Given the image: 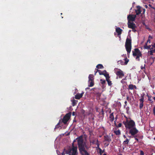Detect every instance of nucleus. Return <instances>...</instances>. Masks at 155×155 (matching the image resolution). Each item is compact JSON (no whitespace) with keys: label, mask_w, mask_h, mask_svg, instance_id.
Returning a JSON list of instances; mask_svg holds the SVG:
<instances>
[{"label":"nucleus","mask_w":155,"mask_h":155,"mask_svg":"<svg viewBox=\"0 0 155 155\" xmlns=\"http://www.w3.org/2000/svg\"><path fill=\"white\" fill-rule=\"evenodd\" d=\"M79 150L81 155H89L86 149L87 147L82 137H80L77 139Z\"/></svg>","instance_id":"f257e3e1"},{"label":"nucleus","mask_w":155,"mask_h":155,"mask_svg":"<svg viewBox=\"0 0 155 155\" xmlns=\"http://www.w3.org/2000/svg\"><path fill=\"white\" fill-rule=\"evenodd\" d=\"M131 41L132 40L131 38H127L126 39L125 43V46L126 50L127 52V54L128 57H129V56L131 50Z\"/></svg>","instance_id":"f03ea898"},{"label":"nucleus","mask_w":155,"mask_h":155,"mask_svg":"<svg viewBox=\"0 0 155 155\" xmlns=\"http://www.w3.org/2000/svg\"><path fill=\"white\" fill-rule=\"evenodd\" d=\"M66 153L68 155H78L77 147L74 146V143H72V147L69 148L66 151Z\"/></svg>","instance_id":"7ed1b4c3"},{"label":"nucleus","mask_w":155,"mask_h":155,"mask_svg":"<svg viewBox=\"0 0 155 155\" xmlns=\"http://www.w3.org/2000/svg\"><path fill=\"white\" fill-rule=\"evenodd\" d=\"M133 55L134 57H136V60L140 61V57H142V54L140 50L137 48L134 49V51H132Z\"/></svg>","instance_id":"20e7f679"},{"label":"nucleus","mask_w":155,"mask_h":155,"mask_svg":"<svg viewBox=\"0 0 155 155\" xmlns=\"http://www.w3.org/2000/svg\"><path fill=\"white\" fill-rule=\"evenodd\" d=\"M127 128L130 129L134 127L135 125V122L132 120H127L126 122H123Z\"/></svg>","instance_id":"39448f33"},{"label":"nucleus","mask_w":155,"mask_h":155,"mask_svg":"<svg viewBox=\"0 0 155 155\" xmlns=\"http://www.w3.org/2000/svg\"><path fill=\"white\" fill-rule=\"evenodd\" d=\"M75 90L74 94H76L75 95L74 97H82L84 93V92L83 91H79L77 88H76Z\"/></svg>","instance_id":"423d86ee"},{"label":"nucleus","mask_w":155,"mask_h":155,"mask_svg":"<svg viewBox=\"0 0 155 155\" xmlns=\"http://www.w3.org/2000/svg\"><path fill=\"white\" fill-rule=\"evenodd\" d=\"M71 114V112H69L66 114L65 116L64 117L62 120V121L64 124H66L70 119Z\"/></svg>","instance_id":"0eeeda50"},{"label":"nucleus","mask_w":155,"mask_h":155,"mask_svg":"<svg viewBox=\"0 0 155 155\" xmlns=\"http://www.w3.org/2000/svg\"><path fill=\"white\" fill-rule=\"evenodd\" d=\"M136 17V15H129L127 16V20L128 22L134 21H135V18Z\"/></svg>","instance_id":"6e6552de"},{"label":"nucleus","mask_w":155,"mask_h":155,"mask_svg":"<svg viewBox=\"0 0 155 155\" xmlns=\"http://www.w3.org/2000/svg\"><path fill=\"white\" fill-rule=\"evenodd\" d=\"M118 70L115 72L116 74L118 76L119 78H122L124 76L123 72L120 69H118Z\"/></svg>","instance_id":"1a4fd4ad"},{"label":"nucleus","mask_w":155,"mask_h":155,"mask_svg":"<svg viewBox=\"0 0 155 155\" xmlns=\"http://www.w3.org/2000/svg\"><path fill=\"white\" fill-rule=\"evenodd\" d=\"M138 131V130L136 129V128L134 127L130 130V133L132 135H134L137 134Z\"/></svg>","instance_id":"9d476101"},{"label":"nucleus","mask_w":155,"mask_h":155,"mask_svg":"<svg viewBox=\"0 0 155 155\" xmlns=\"http://www.w3.org/2000/svg\"><path fill=\"white\" fill-rule=\"evenodd\" d=\"M128 27L129 28H133L136 27V25L133 22H129L127 23Z\"/></svg>","instance_id":"9b49d317"},{"label":"nucleus","mask_w":155,"mask_h":155,"mask_svg":"<svg viewBox=\"0 0 155 155\" xmlns=\"http://www.w3.org/2000/svg\"><path fill=\"white\" fill-rule=\"evenodd\" d=\"M137 9L135 10L136 15H137L141 13V7L139 6H137Z\"/></svg>","instance_id":"f8f14e48"},{"label":"nucleus","mask_w":155,"mask_h":155,"mask_svg":"<svg viewBox=\"0 0 155 155\" xmlns=\"http://www.w3.org/2000/svg\"><path fill=\"white\" fill-rule=\"evenodd\" d=\"M122 29L119 27L116 28V31L118 35H120L122 33Z\"/></svg>","instance_id":"ddd939ff"},{"label":"nucleus","mask_w":155,"mask_h":155,"mask_svg":"<svg viewBox=\"0 0 155 155\" xmlns=\"http://www.w3.org/2000/svg\"><path fill=\"white\" fill-rule=\"evenodd\" d=\"M128 89L130 90H132L137 89V87L135 85L132 84H130L128 86Z\"/></svg>","instance_id":"4468645a"},{"label":"nucleus","mask_w":155,"mask_h":155,"mask_svg":"<svg viewBox=\"0 0 155 155\" xmlns=\"http://www.w3.org/2000/svg\"><path fill=\"white\" fill-rule=\"evenodd\" d=\"M140 109L142 108L143 106V98L142 97L140 99Z\"/></svg>","instance_id":"2eb2a0df"},{"label":"nucleus","mask_w":155,"mask_h":155,"mask_svg":"<svg viewBox=\"0 0 155 155\" xmlns=\"http://www.w3.org/2000/svg\"><path fill=\"white\" fill-rule=\"evenodd\" d=\"M110 77L109 76L107 78L106 77V81L107 82L109 86H111L112 84V83L111 81H110Z\"/></svg>","instance_id":"dca6fc26"},{"label":"nucleus","mask_w":155,"mask_h":155,"mask_svg":"<svg viewBox=\"0 0 155 155\" xmlns=\"http://www.w3.org/2000/svg\"><path fill=\"white\" fill-rule=\"evenodd\" d=\"M89 86L91 87L94 84V81H88Z\"/></svg>","instance_id":"f3484780"},{"label":"nucleus","mask_w":155,"mask_h":155,"mask_svg":"<svg viewBox=\"0 0 155 155\" xmlns=\"http://www.w3.org/2000/svg\"><path fill=\"white\" fill-rule=\"evenodd\" d=\"M104 140H105L107 141L108 142H110L111 141V140L110 137L107 135L105 136Z\"/></svg>","instance_id":"a211bd4d"},{"label":"nucleus","mask_w":155,"mask_h":155,"mask_svg":"<svg viewBox=\"0 0 155 155\" xmlns=\"http://www.w3.org/2000/svg\"><path fill=\"white\" fill-rule=\"evenodd\" d=\"M89 81H94V78L93 74H90L88 77Z\"/></svg>","instance_id":"6ab92c4d"},{"label":"nucleus","mask_w":155,"mask_h":155,"mask_svg":"<svg viewBox=\"0 0 155 155\" xmlns=\"http://www.w3.org/2000/svg\"><path fill=\"white\" fill-rule=\"evenodd\" d=\"M97 71H98V72L99 73V74L100 75H104V76H107V74H104L103 73V72H102L101 70H99L98 69H97Z\"/></svg>","instance_id":"aec40b11"},{"label":"nucleus","mask_w":155,"mask_h":155,"mask_svg":"<svg viewBox=\"0 0 155 155\" xmlns=\"http://www.w3.org/2000/svg\"><path fill=\"white\" fill-rule=\"evenodd\" d=\"M96 67L97 69H102L104 68L103 65L100 64H98L97 65Z\"/></svg>","instance_id":"412c9836"},{"label":"nucleus","mask_w":155,"mask_h":155,"mask_svg":"<svg viewBox=\"0 0 155 155\" xmlns=\"http://www.w3.org/2000/svg\"><path fill=\"white\" fill-rule=\"evenodd\" d=\"M151 46H152V45H148L147 46H144L143 48L145 49H148V50L150 49V48Z\"/></svg>","instance_id":"4be33fe9"},{"label":"nucleus","mask_w":155,"mask_h":155,"mask_svg":"<svg viewBox=\"0 0 155 155\" xmlns=\"http://www.w3.org/2000/svg\"><path fill=\"white\" fill-rule=\"evenodd\" d=\"M71 101L72 102V105L73 106H75L78 102V101L75 100H73Z\"/></svg>","instance_id":"5701e85b"},{"label":"nucleus","mask_w":155,"mask_h":155,"mask_svg":"<svg viewBox=\"0 0 155 155\" xmlns=\"http://www.w3.org/2000/svg\"><path fill=\"white\" fill-rule=\"evenodd\" d=\"M148 53L150 54V55H153V53H155V49L149 51Z\"/></svg>","instance_id":"b1692460"},{"label":"nucleus","mask_w":155,"mask_h":155,"mask_svg":"<svg viewBox=\"0 0 155 155\" xmlns=\"http://www.w3.org/2000/svg\"><path fill=\"white\" fill-rule=\"evenodd\" d=\"M124 59L125 61L124 64L125 65H127L129 61V60L127 58H125Z\"/></svg>","instance_id":"393cba45"},{"label":"nucleus","mask_w":155,"mask_h":155,"mask_svg":"<svg viewBox=\"0 0 155 155\" xmlns=\"http://www.w3.org/2000/svg\"><path fill=\"white\" fill-rule=\"evenodd\" d=\"M109 117L111 119V120L112 121H113V120L114 118L113 116V113H112L111 114H110Z\"/></svg>","instance_id":"a878e982"},{"label":"nucleus","mask_w":155,"mask_h":155,"mask_svg":"<svg viewBox=\"0 0 155 155\" xmlns=\"http://www.w3.org/2000/svg\"><path fill=\"white\" fill-rule=\"evenodd\" d=\"M103 73L104 74H107L108 75H107V76H105L106 78V77L107 78L109 76V74L107 73V72L105 70H104L103 71Z\"/></svg>","instance_id":"bb28decb"},{"label":"nucleus","mask_w":155,"mask_h":155,"mask_svg":"<svg viewBox=\"0 0 155 155\" xmlns=\"http://www.w3.org/2000/svg\"><path fill=\"white\" fill-rule=\"evenodd\" d=\"M114 133L117 135H120V131L119 130L115 131H114Z\"/></svg>","instance_id":"cd10ccee"},{"label":"nucleus","mask_w":155,"mask_h":155,"mask_svg":"<svg viewBox=\"0 0 155 155\" xmlns=\"http://www.w3.org/2000/svg\"><path fill=\"white\" fill-rule=\"evenodd\" d=\"M129 142V140L127 139L126 140H125L124 142V144H127Z\"/></svg>","instance_id":"c85d7f7f"},{"label":"nucleus","mask_w":155,"mask_h":155,"mask_svg":"<svg viewBox=\"0 0 155 155\" xmlns=\"http://www.w3.org/2000/svg\"><path fill=\"white\" fill-rule=\"evenodd\" d=\"M100 81H101V84H105L106 83V81L105 80H103L102 79H101L100 80Z\"/></svg>","instance_id":"c756f323"},{"label":"nucleus","mask_w":155,"mask_h":155,"mask_svg":"<svg viewBox=\"0 0 155 155\" xmlns=\"http://www.w3.org/2000/svg\"><path fill=\"white\" fill-rule=\"evenodd\" d=\"M145 64L144 65V66H141V69L143 71H144L145 69Z\"/></svg>","instance_id":"7c9ffc66"},{"label":"nucleus","mask_w":155,"mask_h":155,"mask_svg":"<svg viewBox=\"0 0 155 155\" xmlns=\"http://www.w3.org/2000/svg\"><path fill=\"white\" fill-rule=\"evenodd\" d=\"M136 27H135L133 28H132V31H133L134 32H135L137 31L135 29V28Z\"/></svg>","instance_id":"2f4dec72"},{"label":"nucleus","mask_w":155,"mask_h":155,"mask_svg":"<svg viewBox=\"0 0 155 155\" xmlns=\"http://www.w3.org/2000/svg\"><path fill=\"white\" fill-rule=\"evenodd\" d=\"M122 126V124L120 123H119L117 126V127H120Z\"/></svg>","instance_id":"473e14b6"},{"label":"nucleus","mask_w":155,"mask_h":155,"mask_svg":"<svg viewBox=\"0 0 155 155\" xmlns=\"http://www.w3.org/2000/svg\"><path fill=\"white\" fill-rule=\"evenodd\" d=\"M147 43H149L150 44V39H148L147 40Z\"/></svg>","instance_id":"72a5a7b5"},{"label":"nucleus","mask_w":155,"mask_h":155,"mask_svg":"<svg viewBox=\"0 0 155 155\" xmlns=\"http://www.w3.org/2000/svg\"><path fill=\"white\" fill-rule=\"evenodd\" d=\"M153 113L155 115V107H154L153 109Z\"/></svg>","instance_id":"f704fd0d"},{"label":"nucleus","mask_w":155,"mask_h":155,"mask_svg":"<svg viewBox=\"0 0 155 155\" xmlns=\"http://www.w3.org/2000/svg\"><path fill=\"white\" fill-rule=\"evenodd\" d=\"M141 155H144L143 152V151H141L140 152Z\"/></svg>","instance_id":"c9c22d12"},{"label":"nucleus","mask_w":155,"mask_h":155,"mask_svg":"<svg viewBox=\"0 0 155 155\" xmlns=\"http://www.w3.org/2000/svg\"><path fill=\"white\" fill-rule=\"evenodd\" d=\"M149 6L150 7H151L152 8H154V7H153L152 6V5H150V4H149Z\"/></svg>","instance_id":"e433bc0d"},{"label":"nucleus","mask_w":155,"mask_h":155,"mask_svg":"<svg viewBox=\"0 0 155 155\" xmlns=\"http://www.w3.org/2000/svg\"><path fill=\"white\" fill-rule=\"evenodd\" d=\"M97 69H95V70H96V71H95V74H94V75H95L96 74V73H97V72H98V71H97Z\"/></svg>","instance_id":"4c0bfd02"},{"label":"nucleus","mask_w":155,"mask_h":155,"mask_svg":"<svg viewBox=\"0 0 155 155\" xmlns=\"http://www.w3.org/2000/svg\"><path fill=\"white\" fill-rule=\"evenodd\" d=\"M148 43H147V42L146 43H145V45H144V46H148V45H147Z\"/></svg>","instance_id":"58836bf2"},{"label":"nucleus","mask_w":155,"mask_h":155,"mask_svg":"<svg viewBox=\"0 0 155 155\" xmlns=\"http://www.w3.org/2000/svg\"><path fill=\"white\" fill-rule=\"evenodd\" d=\"M148 43H147V42L146 43H145V45H144V46H148V45H147Z\"/></svg>","instance_id":"ea45409f"},{"label":"nucleus","mask_w":155,"mask_h":155,"mask_svg":"<svg viewBox=\"0 0 155 155\" xmlns=\"http://www.w3.org/2000/svg\"><path fill=\"white\" fill-rule=\"evenodd\" d=\"M77 99H79L80 97H75Z\"/></svg>","instance_id":"a19ab883"},{"label":"nucleus","mask_w":155,"mask_h":155,"mask_svg":"<svg viewBox=\"0 0 155 155\" xmlns=\"http://www.w3.org/2000/svg\"><path fill=\"white\" fill-rule=\"evenodd\" d=\"M130 97H127V99L128 100H129L130 99Z\"/></svg>","instance_id":"79ce46f5"},{"label":"nucleus","mask_w":155,"mask_h":155,"mask_svg":"<svg viewBox=\"0 0 155 155\" xmlns=\"http://www.w3.org/2000/svg\"><path fill=\"white\" fill-rule=\"evenodd\" d=\"M72 115L73 116H74L75 115V113L74 112H73L72 113Z\"/></svg>","instance_id":"37998d69"},{"label":"nucleus","mask_w":155,"mask_h":155,"mask_svg":"<svg viewBox=\"0 0 155 155\" xmlns=\"http://www.w3.org/2000/svg\"><path fill=\"white\" fill-rule=\"evenodd\" d=\"M135 139L137 141H138V139L137 138H135Z\"/></svg>","instance_id":"c03bdc74"},{"label":"nucleus","mask_w":155,"mask_h":155,"mask_svg":"<svg viewBox=\"0 0 155 155\" xmlns=\"http://www.w3.org/2000/svg\"><path fill=\"white\" fill-rule=\"evenodd\" d=\"M150 98H151V97H149V99H148V100H149V101H151V99H150Z\"/></svg>","instance_id":"a18cd8bd"},{"label":"nucleus","mask_w":155,"mask_h":155,"mask_svg":"<svg viewBox=\"0 0 155 155\" xmlns=\"http://www.w3.org/2000/svg\"><path fill=\"white\" fill-rule=\"evenodd\" d=\"M152 8L155 11V8Z\"/></svg>","instance_id":"49530a36"},{"label":"nucleus","mask_w":155,"mask_h":155,"mask_svg":"<svg viewBox=\"0 0 155 155\" xmlns=\"http://www.w3.org/2000/svg\"><path fill=\"white\" fill-rule=\"evenodd\" d=\"M97 147H99V144H97Z\"/></svg>","instance_id":"de8ad7c7"},{"label":"nucleus","mask_w":155,"mask_h":155,"mask_svg":"<svg viewBox=\"0 0 155 155\" xmlns=\"http://www.w3.org/2000/svg\"><path fill=\"white\" fill-rule=\"evenodd\" d=\"M103 155H106V154H103Z\"/></svg>","instance_id":"09e8293b"},{"label":"nucleus","mask_w":155,"mask_h":155,"mask_svg":"<svg viewBox=\"0 0 155 155\" xmlns=\"http://www.w3.org/2000/svg\"><path fill=\"white\" fill-rule=\"evenodd\" d=\"M150 37H151H151H150V35L149 36V38H150Z\"/></svg>","instance_id":"8fccbe9b"},{"label":"nucleus","mask_w":155,"mask_h":155,"mask_svg":"<svg viewBox=\"0 0 155 155\" xmlns=\"http://www.w3.org/2000/svg\"><path fill=\"white\" fill-rule=\"evenodd\" d=\"M61 15H62V13H61Z\"/></svg>","instance_id":"3c124183"},{"label":"nucleus","mask_w":155,"mask_h":155,"mask_svg":"<svg viewBox=\"0 0 155 155\" xmlns=\"http://www.w3.org/2000/svg\"><path fill=\"white\" fill-rule=\"evenodd\" d=\"M58 127V125L57 126H56V127Z\"/></svg>","instance_id":"603ef678"},{"label":"nucleus","mask_w":155,"mask_h":155,"mask_svg":"<svg viewBox=\"0 0 155 155\" xmlns=\"http://www.w3.org/2000/svg\"><path fill=\"white\" fill-rule=\"evenodd\" d=\"M124 137H125V135L124 136Z\"/></svg>","instance_id":"864d4df0"},{"label":"nucleus","mask_w":155,"mask_h":155,"mask_svg":"<svg viewBox=\"0 0 155 155\" xmlns=\"http://www.w3.org/2000/svg\"><path fill=\"white\" fill-rule=\"evenodd\" d=\"M61 18H63V17H62V16H61Z\"/></svg>","instance_id":"5fc2aeb1"},{"label":"nucleus","mask_w":155,"mask_h":155,"mask_svg":"<svg viewBox=\"0 0 155 155\" xmlns=\"http://www.w3.org/2000/svg\"><path fill=\"white\" fill-rule=\"evenodd\" d=\"M125 103H126V101H125Z\"/></svg>","instance_id":"6e6d98bb"}]
</instances>
